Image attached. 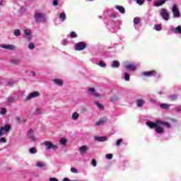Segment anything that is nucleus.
<instances>
[{"label": "nucleus", "mask_w": 181, "mask_h": 181, "mask_svg": "<svg viewBox=\"0 0 181 181\" xmlns=\"http://www.w3.org/2000/svg\"><path fill=\"white\" fill-rule=\"evenodd\" d=\"M59 18L60 19V21H62V22H64L66 21V13H61L59 15Z\"/></svg>", "instance_id": "obj_25"}, {"label": "nucleus", "mask_w": 181, "mask_h": 181, "mask_svg": "<svg viewBox=\"0 0 181 181\" xmlns=\"http://www.w3.org/2000/svg\"><path fill=\"white\" fill-rule=\"evenodd\" d=\"M71 172L72 173H77L78 172V170L76 168H71Z\"/></svg>", "instance_id": "obj_48"}, {"label": "nucleus", "mask_w": 181, "mask_h": 181, "mask_svg": "<svg viewBox=\"0 0 181 181\" xmlns=\"http://www.w3.org/2000/svg\"><path fill=\"white\" fill-rule=\"evenodd\" d=\"M2 49H6V50H15L16 47L13 45H3L1 46Z\"/></svg>", "instance_id": "obj_13"}, {"label": "nucleus", "mask_w": 181, "mask_h": 181, "mask_svg": "<svg viewBox=\"0 0 181 181\" xmlns=\"http://www.w3.org/2000/svg\"><path fill=\"white\" fill-rule=\"evenodd\" d=\"M0 144H6V139L5 137L0 138Z\"/></svg>", "instance_id": "obj_43"}, {"label": "nucleus", "mask_w": 181, "mask_h": 181, "mask_svg": "<svg viewBox=\"0 0 181 181\" xmlns=\"http://www.w3.org/2000/svg\"><path fill=\"white\" fill-rule=\"evenodd\" d=\"M37 168H39L40 169H43L46 166V163L38 161L36 163Z\"/></svg>", "instance_id": "obj_18"}, {"label": "nucleus", "mask_w": 181, "mask_h": 181, "mask_svg": "<svg viewBox=\"0 0 181 181\" xmlns=\"http://www.w3.org/2000/svg\"><path fill=\"white\" fill-rule=\"evenodd\" d=\"M95 141H98V142H105V141H107V137L105 136L95 137Z\"/></svg>", "instance_id": "obj_19"}, {"label": "nucleus", "mask_w": 181, "mask_h": 181, "mask_svg": "<svg viewBox=\"0 0 181 181\" xmlns=\"http://www.w3.org/2000/svg\"><path fill=\"white\" fill-rule=\"evenodd\" d=\"M53 5L54 6H57V5H59V1L57 0H54Z\"/></svg>", "instance_id": "obj_51"}, {"label": "nucleus", "mask_w": 181, "mask_h": 181, "mask_svg": "<svg viewBox=\"0 0 181 181\" xmlns=\"http://www.w3.org/2000/svg\"><path fill=\"white\" fill-rule=\"evenodd\" d=\"M155 30L160 31L162 30V24H158L154 25Z\"/></svg>", "instance_id": "obj_34"}, {"label": "nucleus", "mask_w": 181, "mask_h": 181, "mask_svg": "<svg viewBox=\"0 0 181 181\" xmlns=\"http://www.w3.org/2000/svg\"><path fill=\"white\" fill-rule=\"evenodd\" d=\"M32 33V31L30 29H25L24 30V34L26 35V37L28 40H30L32 39V35H30Z\"/></svg>", "instance_id": "obj_16"}, {"label": "nucleus", "mask_w": 181, "mask_h": 181, "mask_svg": "<svg viewBox=\"0 0 181 181\" xmlns=\"http://www.w3.org/2000/svg\"><path fill=\"white\" fill-rule=\"evenodd\" d=\"M33 129H30L27 132V138L28 139H30L32 142H36V137H35Z\"/></svg>", "instance_id": "obj_7"}, {"label": "nucleus", "mask_w": 181, "mask_h": 181, "mask_svg": "<svg viewBox=\"0 0 181 181\" xmlns=\"http://www.w3.org/2000/svg\"><path fill=\"white\" fill-rule=\"evenodd\" d=\"M40 95V93L37 91H34L31 93H30L25 98V101H29L30 100H32V98H37V97H39Z\"/></svg>", "instance_id": "obj_10"}, {"label": "nucleus", "mask_w": 181, "mask_h": 181, "mask_svg": "<svg viewBox=\"0 0 181 181\" xmlns=\"http://www.w3.org/2000/svg\"><path fill=\"white\" fill-rule=\"evenodd\" d=\"M44 145L46 148V151H57V149H59V146H57V145L53 144L50 141H45Z\"/></svg>", "instance_id": "obj_3"}, {"label": "nucleus", "mask_w": 181, "mask_h": 181, "mask_svg": "<svg viewBox=\"0 0 181 181\" xmlns=\"http://www.w3.org/2000/svg\"><path fill=\"white\" fill-rule=\"evenodd\" d=\"M12 129L11 124H5L4 127H0V136H4L6 134H8L9 131Z\"/></svg>", "instance_id": "obj_4"}, {"label": "nucleus", "mask_w": 181, "mask_h": 181, "mask_svg": "<svg viewBox=\"0 0 181 181\" xmlns=\"http://www.w3.org/2000/svg\"><path fill=\"white\" fill-rule=\"evenodd\" d=\"M16 121H18V122H21V117H16Z\"/></svg>", "instance_id": "obj_56"}, {"label": "nucleus", "mask_w": 181, "mask_h": 181, "mask_svg": "<svg viewBox=\"0 0 181 181\" xmlns=\"http://www.w3.org/2000/svg\"><path fill=\"white\" fill-rule=\"evenodd\" d=\"M136 65L129 64L124 66V69L129 70V71H135V70H136Z\"/></svg>", "instance_id": "obj_11"}, {"label": "nucleus", "mask_w": 181, "mask_h": 181, "mask_svg": "<svg viewBox=\"0 0 181 181\" xmlns=\"http://www.w3.org/2000/svg\"><path fill=\"white\" fill-rule=\"evenodd\" d=\"M60 145H62L63 146H66V144H67V139L64 138H62L59 141Z\"/></svg>", "instance_id": "obj_33"}, {"label": "nucleus", "mask_w": 181, "mask_h": 181, "mask_svg": "<svg viewBox=\"0 0 181 181\" xmlns=\"http://www.w3.org/2000/svg\"><path fill=\"white\" fill-rule=\"evenodd\" d=\"M144 104H145V101L144 100L138 99L136 100V105H137V107H142L144 105Z\"/></svg>", "instance_id": "obj_24"}, {"label": "nucleus", "mask_w": 181, "mask_h": 181, "mask_svg": "<svg viewBox=\"0 0 181 181\" xmlns=\"http://www.w3.org/2000/svg\"><path fill=\"white\" fill-rule=\"evenodd\" d=\"M91 163L95 168L97 166V161L95 160H93Z\"/></svg>", "instance_id": "obj_52"}, {"label": "nucleus", "mask_w": 181, "mask_h": 181, "mask_svg": "<svg viewBox=\"0 0 181 181\" xmlns=\"http://www.w3.org/2000/svg\"><path fill=\"white\" fill-rule=\"evenodd\" d=\"M94 104L97 105V107L99 108V110H104V106L101 103H100L98 101L94 102Z\"/></svg>", "instance_id": "obj_30"}, {"label": "nucleus", "mask_w": 181, "mask_h": 181, "mask_svg": "<svg viewBox=\"0 0 181 181\" xmlns=\"http://www.w3.org/2000/svg\"><path fill=\"white\" fill-rule=\"evenodd\" d=\"M34 114L35 115H41V114H43V112L42 111V110L37 108L35 110Z\"/></svg>", "instance_id": "obj_31"}, {"label": "nucleus", "mask_w": 181, "mask_h": 181, "mask_svg": "<svg viewBox=\"0 0 181 181\" xmlns=\"http://www.w3.org/2000/svg\"><path fill=\"white\" fill-rule=\"evenodd\" d=\"M170 31L172 32V33L181 35V25H178L177 27L171 28Z\"/></svg>", "instance_id": "obj_12"}, {"label": "nucleus", "mask_w": 181, "mask_h": 181, "mask_svg": "<svg viewBox=\"0 0 181 181\" xmlns=\"http://www.w3.org/2000/svg\"><path fill=\"white\" fill-rule=\"evenodd\" d=\"M107 119H102L99 121H98L96 123H95V125L97 126H100V125H102V124H105V122H107Z\"/></svg>", "instance_id": "obj_28"}, {"label": "nucleus", "mask_w": 181, "mask_h": 181, "mask_svg": "<svg viewBox=\"0 0 181 181\" xmlns=\"http://www.w3.org/2000/svg\"><path fill=\"white\" fill-rule=\"evenodd\" d=\"M99 18H100V19H102V18H103V17H102L101 16H99Z\"/></svg>", "instance_id": "obj_61"}, {"label": "nucleus", "mask_w": 181, "mask_h": 181, "mask_svg": "<svg viewBox=\"0 0 181 181\" xmlns=\"http://www.w3.org/2000/svg\"><path fill=\"white\" fill-rule=\"evenodd\" d=\"M88 151V147L87 146H81L79 148L80 155H84Z\"/></svg>", "instance_id": "obj_14"}, {"label": "nucleus", "mask_w": 181, "mask_h": 181, "mask_svg": "<svg viewBox=\"0 0 181 181\" xmlns=\"http://www.w3.org/2000/svg\"><path fill=\"white\" fill-rule=\"evenodd\" d=\"M146 124L149 127V128L156 129V132H157V134H163V132H165L163 127L170 128V123L162 120H157L156 123L151 121H147Z\"/></svg>", "instance_id": "obj_1"}, {"label": "nucleus", "mask_w": 181, "mask_h": 181, "mask_svg": "<svg viewBox=\"0 0 181 181\" xmlns=\"http://www.w3.org/2000/svg\"><path fill=\"white\" fill-rule=\"evenodd\" d=\"M87 93L88 95H93V97H98V98H101V97H103L102 95L97 93V90H95L94 88H90Z\"/></svg>", "instance_id": "obj_8"}, {"label": "nucleus", "mask_w": 181, "mask_h": 181, "mask_svg": "<svg viewBox=\"0 0 181 181\" xmlns=\"http://www.w3.org/2000/svg\"><path fill=\"white\" fill-rule=\"evenodd\" d=\"M13 101H15V98L13 96H9L7 98V102H8L10 104H12V103H13Z\"/></svg>", "instance_id": "obj_37"}, {"label": "nucleus", "mask_w": 181, "mask_h": 181, "mask_svg": "<svg viewBox=\"0 0 181 181\" xmlns=\"http://www.w3.org/2000/svg\"><path fill=\"white\" fill-rule=\"evenodd\" d=\"M163 5H165L164 0L155 1L153 3V6H156V7L162 6Z\"/></svg>", "instance_id": "obj_17"}, {"label": "nucleus", "mask_w": 181, "mask_h": 181, "mask_svg": "<svg viewBox=\"0 0 181 181\" xmlns=\"http://www.w3.org/2000/svg\"><path fill=\"white\" fill-rule=\"evenodd\" d=\"M98 66H100V67H106L107 64H105V63H104L103 61H100L98 64Z\"/></svg>", "instance_id": "obj_40"}, {"label": "nucleus", "mask_w": 181, "mask_h": 181, "mask_svg": "<svg viewBox=\"0 0 181 181\" xmlns=\"http://www.w3.org/2000/svg\"><path fill=\"white\" fill-rule=\"evenodd\" d=\"M34 18L37 23H45L46 22V16L40 12L35 13L34 14Z\"/></svg>", "instance_id": "obj_2"}, {"label": "nucleus", "mask_w": 181, "mask_h": 181, "mask_svg": "<svg viewBox=\"0 0 181 181\" xmlns=\"http://www.w3.org/2000/svg\"><path fill=\"white\" fill-rule=\"evenodd\" d=\"M158 94H159V95H162V94H163V92H162V91H158Z\"/></svg>", "instance_id": "obj_59"}, {"label": "nucleus", "mask_w": 181, "mask_h": 181, "mask_svg": "<svg viewBox=\"0 0 181 181\" xmlns=\"http://www.w3.org/2000/svg\"><path fill=\"white\" fill-rule=\"evenodd\" d=\"M63 181H70L69 178H64Z\"/></svg>", "instance_id": "obj_60"}, {"label": "nucleus", "mask_w": 181, "mask_h": 181, "mask_svg": "<svg viewBox=\"0 0 181 181\" xmlns=\"http://www.w3.org/2000/svg\"><path fill=\"white\" fill-rule=\"evenodd\" d=\"M145 0H136V4L139 5H144Z\"/></svg>", "instance_id": "obj_45"}, {"label": "nucleus", "mask_w": 181, "mask_h": 181, "mask_svg": "<svg viewBox=\"0 0 181 181\" xmlns=\"http://www.w3.org/2000/svg\"><path fill=\"white\" fill-rule=\"evenodd\" d=\"M0 114H1L2 115H4V114H6V109L1 108V110H0Z\"/></svg>", "instance_id": "obj_46"}, {"label": "nucleus", "mask_w": 181, "mask_h": 181, "mask_svg": "<svg viewBox=\"0 0 181 181\" xmlns=\"http://www.w3.org/2000/svg\"><path fill=\"white\" fill-rule=\"evenodd\" d=\"M70 35H71V37H72V38L77 37V34L73 31L71 33Z\"/></svg>", "instance_id": "obj_47"}, {"label": "nucleus", "mask_w": 181, "mask_h": 181, "mask_svg": "<svg viewBox=\"0 0 181 181\" xmlns=\"http://www.w3.org/2000/svg\"><path fill=\"white\" fill-rule=\"evenodd\" d=\"M14 36H21V30L16 29L13 33Z\"/></svg>", "instance_id": "obj_38"}, {"label": "nucleus", "mask_w": 181, "mask_h": 181, "mask_svg": "<svg viewBox=\"0 0 181 181\" xmlns=\"http://www.w3.org/2000/svg\"><path fill=\"white\" fill-rule=\"evenodd\" d=\"M7 84L8 86H13V84H16V81H8Z\"/></svg>", "instance_id": "obj_50"}, {"label": "nucleus", "mask_w": 181, "mask_h": 181, "mask_svg": "<svg viewBox=\"0 0 181 181\" xmlns=\"http://www.w3.org/2000/svg\"><path fill=\"white\" fill-rule=\"evenodd\" d=\"M0 5H2V1L0 2Z\"/></svg>", "instance_id": "obj_64"}, {"label": "nucleus", "mask_w": 181, "mask_h": 181, "mask_svg": "<svg viewBox=\"0 0 181 181\" xmlns=\"http://www.w3.org/2000/svg\"><path fill=\"white\" fill-rule=\"evenodd\" d=\"M22 60L20 58L13 59L11 60V64H21Z\"/></svg>", "instance_id": "obj_21"}, {"label": "nucleus", "mask_w": 181, "mask_h": 181, "mask_svg": "<svg viewBox=\"0 0 181 181\" xmlns=\"http://www.w3.org/2000/svg\"><path fill=\"white\" fill-rule=\"evenodd\" d=\"M29 152L30 153H31V155H35V153H37V151H36V148L35 147L30 148Z\"/></svg>", "instance_id": "obj_36"}, {"label": "nucleus", "mask_w": 181, "mask_h": 181, "mask_svg": "<svg viewBox=\"0 0 181 181\" xmlns=\"http://www.w3.org/2000/svg\"><path fill=\"white\" fill-rule=\"evenodd\" d=\"M172 12L174 18H180V11H179V8H177L176 4L173 5Z\"/></svg>", "instance_id": "obj_9"}, {"label": "nucleus", "mask_w": 181, "mask_h": 181, "mask_svg": "<svg viewBox=\"0 0 181 181\" xmlns=\"http://www.w3.org/2000/svg\"><path fill=\"white\" fill-rule=\"evenodd\" d=\"M134 23V26H135V28L136 29V25H138L139 23H141V19L138 17H136L134 18V21H133Z\"/></svg>", "instance_id": "obj_26"}, {"label": "nucleus", "mask_w": 181, "mask_h": 181, "mask_svg": "<svg viewBox=\"0 0 181 181\" xmlns=\"http://www.w3.org/2000/svg\"><path fill=\"white\" fill-rule=\"evenodd\" d=\"M129 79H130L129 74L125 72L124 73V80H125V81H129Z\"/></svg>", "instance_id": "obj_39"}, {"label": "nucleus", "mask_w": 181, "mask_h": 181, "mask_svg": "<svg viewBox=\"0 0 181 181\" xmlns=\"http://www.w3.org/2000/svg\"><path fill=\"white\" fill-rule=\"evenodd\" d=\"M147 1H148V2H151L152 0H147Z\"/></svg>", "instance_id": "obj_63"}, {"label": "nucleus", "mask_w": 181, "mask_h": 181, "mask_svg": "<svg viewBox=\"0 0 181 181\" xmlns=\"http://www.w3.org/2000/svg\"><path fill=\"white\" fill-rule=\"evenodd\" d=\"M178 95L176 94L169 95L168 98L170 100V101H176L178 98Z\"/></svg>", "instance_id": "obj_22"}, {"label": "nucleus", "mask_w": 181, "mask_h": 181, "mask_svg": "<svg viewBox=\"0 0 181 181\" xmlns=\"http://www.w3.org/2000/svg\"><path fill=\"white\" fill-rule=\"evenodd\" d=\"M112 67L113 69H118V67H119V63L118 61H113L112 64Z\"/></svg>", "instance_id": "obj_27"}, {"label": "nucleus", "mask_w": 181, "mask_h": 181, "mask_svg": "<svg viewBox=\"0 0 181 181\" xmlns=\"http://www.w3.org/2000/svg\"><path fill=\"white\" fill-rule=\"evenodd\" d=\"M143 76H146V77H152V76H156V71H151L143 72Z\"/></svg>", "instance_id": "obj_15"}, {"label": "nucleus", "mask_w": 181, "mask_h": 181, "mask_svg": "<svg viewBox=\"0 0 181 181\" xmlns=\"http://www.w3.org/2000/svg\"><path fill=\"white\" fill-rule=\"evenodd\" d=\"M54 83L57 85L59 86V87H62L63 86V81L60 79H54L53 80Z\"/></svg>", "instance_id": "obj_23"}, {"label": "nucleus", "mask_w": 181, "mask_h": 181, "mask_svg": "<svg viewBox=\"0 0 181 181\" xmlns=\"http://www.w3.org/2000/svg\"><path fill=\"white\" fill-rule=\"evenodd\" d=\"M160 16H161L164 21H168L170 16V14H169V11H168L166 8H162L160 11Z\"/></svg>", "instance_id": "obj_5"}, {"label": "nucleus", "mask_w": 181, "mask_h": 181, "mask_svg": "<svg viewBox=\"0 0 181 181\" xmlns=\"http://www.w3.org/2000/svg\"><path fill=\"white\" fill-rule=\"evenodd\" d=\"M67 40L66 39H64V40H63V41H62V45H64V46H66V45H67Z\"/></svg>", "instance_id": "obj_53"}, {"label": "nucleus", "mask_w": 181, "mask_h": 181, "mask_svg": "<svg viewBox=\"0 0 181 181\" xmlns=\"http://www.w3.org/2000/svg\"><path fill=\"white\" fill-rule=\"evenodd\" d=\"M149 102L151 103V104H156V99H155L152 97H150Z\"/></svg>", "instance_id": "obj_41"}, {"label": "nucleus", "mask_w": 181, "mask_h": 181, "mask_svg": "<svg viewBox=\"0 0 181 181\" xmlns=\"http://www.w3.org/2000/svg\"><path fill=\"white\" fill-rule=\"evenodd\" d=\"M112 18H114L115 19V18H117V14L116 13H113L112 15Z\"/></svg>", "instance_id": "obj_57"}, {"label": "nucleus", "mask_w": 181, "mask_h": 181, "mask_svg": "<svg viewBox=\"0 0 181 181\" xmlns=\"http://www.w3.org/2000/svg\"><path fill=\"white\" fill-rule=\"evenodd\" d=\"M176 110H177V112H180V111H181V106L177 107H176Z\"/></svg>", "instance_id": "obj_55"}, {"label": "nucleus", "mask_w": 181, "mask_h": 181, "mask_svg": "<svg viewBox=\"0 0 181 181\" xmlns=\"http://www.w3.org/2000/svg\"><path fill=\"white\" fill-rule=\"evenodd\" d=\"M105 157H106V159H109V160L112 159V154L111 153L107 154Z\"/></svg>", "instance_id": "obj_49"}, {"label": "nucleus", "mask_w": 181, "mask_h": 181, "mask_svg": "<svg viewBox=\"0 0 181 181\" xmlns=\"http://www.w3.org/2000/svg\"><path fill=\"white\" fill-rule=\"evenodd\" d=\"M78 117H80V115H78V112H75L72 114V119L75 121L78 119Z\"/></svg>", "instance_id": "obj_32"}, {"label": "nucleus", "mask_w": 181, "mask_h": 181, "mask_svg": "<svg viewBox=\"0 0 181 181\" xmlns=\"http://www.w3.org/2000/svg\"><path fill=\"white\" fill-rule=\"evenodd\" d=\"M122 143V139H120L116 141V146H119Z\"/></svg>", "instance_id": "obj_44"}, {"label": "nucleus", "mask_w": 181, "mask_h": 181, "mask_svg": "<svg viewBox=\"0 0 181 181\" xmlns=\"http://www.w3.org/2000/svg\"><path fill=\"white\" fill-rule=\"evenodd\" d=\"M118 100H119V98H118V96H117V95H113V96H112V97L110 98V101H111L112 103H115L116 101H118Z\"/></svg>", "instance_id": "obj_35"}, {"label": "nucleus", "mask_w": 181, "mask_h": 181, "mask_svg": "<svg viewBox=\"0 0 181 181\" xmlns=\"http://www.w3.org/2000/svg\"><path fill=\"white\" fill-rule=\"evenodd\" d=\"M86 47H87V45H86V42H80L75 45V50H77L78 52L84 50Z\"/></svg>", "instance_id": "obj_6"}, {"label": "nucleus", "mask_w": 181, "mask_h": 181, "mask_svg": "<svg viewBox=\"0 0 181 181\" xmlns=\"http://www.w3.org/2000/svg\"><path fill=\"white\" fill-rule=\"evenodd\" d=\"M28 48L30 50H33V49H35V44H33V42L30 43L28 45Z\"/></svg>", "instance_id": "obj_42"}, {"label": "nucleus", "mask_w": 181, "mask_h": 181, "mask_svg": "<svg viewBox=\"0 0 181 181\" xmlns=\"http://www.w3.org/2000/svg\"><path fill=\"white\" fill-rule=\"evenodd\" d=\"M49 181H59V180L57 178L50 177Z\"/></svg>", "instance_id": "obj_54"}, {"label": "nucleus", "mask_w": 181, "mask_h": 181, "mask_svg": "<svg viewBox=\"0 0 181 181\" xmlns=\"http://www.w3.org/2000/svg\"><path fill=\"white\" fill-rule=\"evenodd\" d=\"M115 8L120 12V13L124 14L125 13V8L122 6H116Z\"/></svg>", "instance_id": "obj_20"}, {"label": "nucleus", "mask_w": 181, "mask_h": 181, "mask_svg": "<svg viewBox=\"0 0 181 181\" xmlns=\"http://www.w3.org/2000/svg\"><path fill=\"white\" fill-rule=\"evenodd\" d=\"M31 74L33 76H36V73H35V71H31Z\"/></svg>", "instance_id": "obj_58"}, {"label": "nucleus", "mask_w": 181, "mask_h": 181, "mask_svg": "<svg viewBox=\"0 0 181 181\" xmlns=\"http://www.w3.org/2000/svg\"><path fill=\"white\" fill-rule=\"evenodd\" d=\"M160 107L163 110H168V108H169V107H170V105H169L166 103H162V104H160Z\"/></svg>", "instance_id": "obj_29"}, {"label": "nucleus", "mask_w": 181, "mask_h": 181, "mask_svg": "<svg viewBox=\"0 0 181 181\" xmlns=\"http://www.w3.org/2000/svg\"><path fill=\"white\" fill-rule=\"evenodd\" d=\"M163 1H165V4H166L167 1H169V0H163Z\"/></svg>", "instance_id": "obj_62"}]
</instances>
